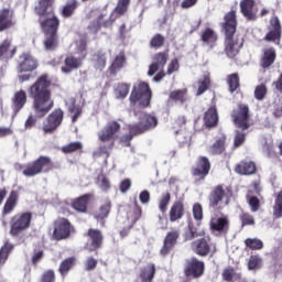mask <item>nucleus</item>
I'll use <instances>...</instances> for the list:
<instances>
[{
    "mask_svg": "<svg viewBox=\"0 0 282 282\" xmlns=\"http://www.w3.org/2000/svg\"><path fill=\"white\" fill-rule=\"evenodd\" d=\"M97 184L99 185V188H101V191H105V192L111 188V182H109L107 174H104V173L98 174Z\"/></svg>",
    "mask_w": 282,
    "mask_h": 282,
    "instance_id": "obj_56",
    "label": "nucleus"
},
{
    "mask_svg": "<svg viewBox=\"0 0 282 282\" xmlns=\"http://www.w3.org/2000/svg\"><path fill=\"white\" fill-rule=\"evenodd\" d=\"M129 6H131V0H118L117 7L113 12L117 17H124L129 11Z\"/></svg>",
    "mask_w": 282,
    "mask_h": 282,
    "instance_id": "obj_49",
    "label": "nucleus"
},
{
    "mask_svg": "<svg viewBox=\"0 0 282 282\" xmlns=\"http://www.w3.org/2000/svg\"><path fill=\"white\" fill-rule=\"evenodd\" d=\"M221 276L223 281L226 282H232L234 279L235 281H241V273H237V271H235V268L232 267L225 268L223 270Z\"/></svg>",
    "mask_w": 282,
    "mask_h": 282,
    "instance_id": "obj_43",
    "label": "nucleus"
},
{
    "mask_svg": "<svg viewBox=\"0 0 282 282\" xmlns=\"http://www.w3.org/2000/svg\"><path fill=\"white\" fill-rule=\"evenodd\" d=\"M240 13L247 21H257V0H240Z\"/></svg>",
    "mask_w": 282,
    "mask_h": 282,
    "instance_id": "obj_22",
    "label": "nucleus"
},
{
    "mask_svg": "<svg viewBox=\"0 0 282 282\" xmlns=\"http://www.w3.org/2000/svg\"><path fill=\"white\" fill-rule=\"evenodd\" d=\"M76 265V258L69 257L63 260L59 264L58 272L62 276H67L69 270H72Z\"/></svg>",
    "mask_w": 282,
    "mask_h": 282,
    "instance_id": "obj_40",
    "label": "nucleus"
},
{
    "mask_svg": "<svg viewBox=\"0 0 282 282\" xmlns=\"http://www.w3.org/2000/svg\"><path fill=\"white\" fill-rule=\"evenodd\" d=\"M239 219L241 221L242 228L246 226H254V216H252L250 213H242L239 216Z\"/></svg>",
    "mask_w": 282,
    "mask_h": 282,
    "instance_id": "obj_60",
    "label": "nucleus"
},
{
    "mask_svg": "<svg viewBox=\"0 0 282 282\" xmlns=\"http://www.w3.org/2000/svg\"><path fill=\"white\" fill-rule=\"evenodd\" d=\"M246 142V133L237 130L234 138V149H239V147H243Z\"/></svg>",
    "mask_w": 282,
    "mask_h": 282,
    "instance_id": "obj_62",
    "label": "nucleus"
},
{
    "mask_svg": "<svg viewBox=\"0 0 282 282\" xmlns=\"http://www.w3.org/2000/svg\"><path fill=\"white\" fill-rule=\"evenodd\" d=\"M34 214L32 212H20L10 218V230L11 237H21L28 232L32 226V219Z\"/></svg>",
    "mask_w": 282,
    "mask_h": 282,
    "instance_id": "obj_5",
    "label": "nucleus"
},
{
    "mask_svg": "<svg viewBox=\"0 0 282 282\" xmlns=\"http://www.w3.org/2000/svg\"><path fill=\"white\" fill-rule=\"evenodd\" d=\"M166 63H169V51L155 53L149 66L148 76H155L156 72L164 69Z\"/></svg>",
    "mask_w": 282,
    "mask_h": 282,
    "instance_id": "obj_20",
    "label": "nucleus"
},
{
    "mask_svg": "<svg viewBox=\"0 0 282 282\" xmlns=\"http://www.w3.org/2000/svg\"><path fill=\"white\" fill-rule=\"evenodd\" d=\"M261 263H263V259L258 254L250 256L248 261V270H259L261 269Z\"/></svg>",
    "mask_w": 282,
    "mask_h": 282,
    "instance_id": "obj_58",
    "label": "nucleus"
},
{
    "mask_svg": "<svg viewBox=\"0 0 282 282\" xmlns=\"http://www.w3.org/2000/svg\"><path fill=\"white\" fill-rule=\"evenodd\" d=\"M14 249V246L10 242H6L3 247L0 248V265H6V261H8V257Z\"/></svg>",
    "mask_w": 282,
    "mask_h": 282,
    "instance_id": "obj_50",
    "label": "nucleus"
},
{
    "mask_svg": "<svg viewBox=\"0 0 282 282\" xmlns=\"http://www.w3.org/2000/svg\"><path fill=\"white\" fill-rule=\"evenodd\" d=\"M230 116L237 129L248 131V129L252 127L250 122V107L248 105L238 104L237 107L232 109Z\"/></svg>",
    "mask_w": 282,
    "mask_h": 282,
    "instance_id": "obj_10",
    "label": "nucleus"
},
{
    "mask_svg": "<svg viewBox=\"0 0 282 282\" xmlns=\"http://www.w3.org/2000/svg\"><path fill=\"white\" fill-rule=\"evenodd\" d=\"M191 248L198 257H213L217 252V246L213 243V239L209 236L196 239L192 242Z\"/></svg>",
    "mask_w": 282,
    "mask_h": 282,
    "instance_id": "obj_13",
    "label": "nucleus"
},
{
    "mask_svg": "<svg viewBox=\"0 0 282 282\" xmlns=\"http://www.w3.org/2000/svg\"><path fill=\"white\" fill-rule=\"evenodd\" d=\"M185 102H188V89L182 88L172 90L169 95L166 105L167 107H173L174 105H185Z\"/></svg>",
    "mask_w": 282,
    "mask_h": 282,
    "instance_id": "obj_24",
    "label": "nucleus"
},
{
    "mask_svg": "<svg viewBox=\"0 0 282 282\" xmlns=\"http://www.w3.org/2000/svg\"><path fill=\"white\" fill-rule=\"evenodd\" d=\"M52 77L44 73L28 88L29 98L33 100L32 109L35 117L30 115L24 123L25 129H32L36 124V118H45L51 109H54V99L52 98Z\"/></svg>",
    "mask_w": 282,
    "mask_h": 282,
    "instance_id": "obj_1",
    "label": "nucleus"
},
{
    "mask_svg": "<svg viewBox=\"0 0 282 282\" xmlns=\"http://www.w3.org/2000/svg\"><path fill=\"white\" fill-rule=\"evenodd\" d=\"M41 282H56V273L54 270L48 269L44 271L40 279Z\"/></svg>",
    "mask_w": 282,
    "mask_h": 282,
    "instance_id": "obj_64",
    "label": "nucleus"
},
{
    "mask_svg": "<svg viewBox=\"0 0 282 282\" xmlns=\"http://www.w3.org/2000/svg\"><path fill=\"white\" fill-rule=\"evenodd\" d=\"M137 135H140L139 132H137L135 130H133V124H128V134H123L120 139L119 142L120 144H122L123 147H131V141L133 140V138H137Z\"/></svg>",
    "mask_w": 282,
    "mask_h": 282,
    "instance_id": "obj_42",
    "label": "nucleus"
},
{
    "mask_svg": "<svg viewBox=\"0 0 282 282\" xmlns=\"http://www.w3.org/2000/svg\"><path fill=\"white\" fill-rule=\"evenodd\" d=\"M132 124V130L135 131L139 135L147 133L158 127V117L144 112L139 118L138 123H130Z\"/></svg>",
    "mask_w": 282,
    "mask_h": 282,
    "instance_id": "obj_17",
    "label": "nucleus"
},
{
    "mask_svg": "<svg viewBox=\"0 0 282 282\" xmlns=\"http://www.w3.org/2000/svg\"><path fill=\"white\" fill-rule=\"evenodd\" d=\"M198 89L196 93V96H202L203 94H206L208 89H210V75H204L202 78L197 82Z\"/></svg>",
    "mask_w": 282,
    "mask_h": 282,
    "instance_id": "obj_45",
    "label": "nucleus"
},
{
    "mask_svg": "<svg viewBox=\"0 0 282 282\" xmlns=\"http://www.w3.org/2000/svg\"><path fill=\"white\" fill-rule=\"evenodd\" d=\"M164 43H166V37L164 35L156 33L152 36L150 41V47H153L154 50H160L161 47H164Z\"/></svg>",
    "mask_w": 282,
    "mask_h": 282,
    "instance_id": "obj_52",
    "label": "nucleus"
},
{
    "mask_svg": "<svg viewBox=\"0 0 282 282\" xmlns=\"http://www.w3.org/2000/svg\"><path fill=\"white\" fill-rule=\"evenodd\" d=\"M11 102L14 113H19V111H21V109L28 105V93H25L23 89L15 91Z\"/></svg>",
    "mask_w": 282,
    "mask_h": 282,
    "instance_id": "obj_33",
    "label": "nucleus"
},
{
    "mask_svg": "<svg viewBox=\"0 0 282 282\" xmlns=\"http://www.w3.org/2000/svg\"><path fill=\"white\" fill-rule=\"evenodd\" d=\"M177 239H180L178 230H173L166 234L163 240V246L160 249L161 257H169V254L173 252V249L177 246Z\"/></svg>",
    "mask_w": 282,
    "mask_h": 282,
    "instance_id": "obj_21",
    "label": "nucleus"
},
{
    "mask_svg": "<svg viewBox=\"0 0 282 282\" xmlns=\"http://www.w3.org/2000/svg\"><path fill=\"white\" fill-rule=\"evenodd\" d=\"M228 149V135L221 133L216 137L214 143L208 148L209 155H224Z\"/></svg>",
    "mask_w": 282,
    "mask_h": 282,
    "instance_id": "obj_23",
    "label": "nucleus"
},
{
    "mask_svg": "<svg viewBox=\"0 0 282 282\" xmlns=\"http://www.w3.org/2000/svg\"><path fill=\"white\" fill-rule=\"evenodd\" d=\"M111 200H105L99 208L94 213V218L97 221H102V225H105V219L109 217V214L111 213Z\"/></svg>",
    "mask_w": 282,
    "mask_h": 282,
    "instance_id": "obj_35",
    "label": "nucleus"
},
{
    "mask_svg": "<svg viewBox=\"0 0 282 282\" xmlns=\"http://www.w3.org/2000/svg\"><path fill=\"white\" fill-rule=\"evenodd\" d=\"M129 89H131V84H128V83L117 84V86L113 89L116 98H119L121 100L127 98V96H129Z\"/></svg>",
    "mask_w": 282,
    "mask_h": 282,
    "instance_id": "obj_44",
    "label": "nucleus"
},
{
    "mask_svg": "<svg viewBox=\"0 0 282 282\" xmlns=\"http://www.w3.org/2000/svg\"><path fill=\"white\" fill-rule=\"evenodd\" d=\"M105 20V14H99L96 20H94L89 25L88 30L93 32L94 34H97V32H100V29L107 28V22H102Z\"/></svg>",
    "mask_w": 282,
    "mask_h": 282,
    "instance_id": "obj_47",
    "label": "nucleus"
},
{
    "mask_svg": "<svg viewBox=\"0 0 282 282\" xmlns=\"http://www.w3.org/2000/svg\"><path fill=\"white\" fill-rule=\"evenodd\" d=\"M121 129L122 126L120 122L112 120L98 132V140L102 142L104 145H100L99 149L93 153L94 158H102V155L109 158V151H112L113 147H116V139Z\"/></svg>",
    "mask_w": 282,
    "mask_h": 282,
    "instance_id": "obj_4",
    "label": "nucleus"
},
{
    "mask_svg": "<svg viewBox=\"0 0 282 282\" xmlns=\"http://www.w3.org/2000/svg\"><path fill=\"white\" fill-rule=\"evenodd\" d=\"M245 246L249 248V250H263V241L259 238H247Z\"/></svg>",
    "mask_w": 282,
    "mask_h": 282,
    "instance_id": "obj_51",
    "label": "nucleus"
},
{
    "mask_svg": "<svg viewBox=\"0 0 282 282\" xmlns=\"http://www.w3.org/2000/svg\"><path fill=\"white\" fill-rule=\"evenodd\" d=\"M219 40V36L217 35V32L210 28H206L200 32V41L205 45H215L217 41Z\"/></svg>",
    "mask_w": 282,
    "mask_h": 282,
    "instance_id": "obj_38",
    "label": "nucleus"
},
{
    "mask_svg": "<svg viewBox=\"0 0 282 282\" xmlns=\"http://www.w3.org/2000/svg\"><path fill=\"white\" fill-rule=\"evenodd\" d=\"M267 30L268 32L264 35L263 41H265V43H273L274 45H281L282 25L279 17L274 15L270 19Z\"/></svg>",
    "mask_w": 282,
    "mask_h": 282,
    "instance_id": "obj_15",
    "label": "nucleus"
},
{
    "mask_svg": "<svg viewBox=\"0 0 282 282\" xmlns=\"http://www.w3.org/2000/svg\"><path fill=\"white\" fill-rule=\"evenodd\" d=\"M205 127L213 129L219 124V115L216 107H210L204 115Z\"/></svg>",
    "mask_w": 282,
    "mask_h": 282,
    "instance_id": "obj_36",
    "label": "nucleus"
},
{
    "mask_svg": "<svg viewBox=\"0 0 282 282\" xmlns=\"http://www.w3.org/2000/svg\"><path fill=\"white\" fill-rule=\"evenodd\" d=\"M84 237H87L85 250L88 252H96L97 250H100V248H102V243H105V235H102L100 229L89 228Z\"/></svg>",
    "mask_w": 282,
    "mask_h": 282,
    "instance_id": "obj_16",
    "label": "nucleus"
},
{
    "mask_svg": "<svg viewBox=\"0 0 282 282\" xmlns=\"http://www.w3.org/2000/svg\"><path fill=\"white\" fill-rule=\"evenodd\" d=\"M276 61V48L269 46L262 50V56L260 58V67L262 69H270Z\"/></svg>",
    "mask_w": 282,
    "mask_h": 282,
    "instance_id": "obj_26",
    "label": "nucleus"
},
{
    "mask_svg": "<svg viewBox=\"0 0 282 282\" xmlns=\"http://www.w3.org/2000/svg\"><path fill=\"white\" fill-rule=\"evenodd\" d=\"M265 96H268V86H265V84H260L256 86V89H254L256 100H264Z\"/></svg>",
    "mask_w": 282,
    "mask_h": 282,
    "instance_id": "obj_59",
    "label": "nucleus"
},
{
    "mask_svg": "<svg viewBox=\"0 0 282 282\" xmlns=\"http://www.w3.org/2000/svg\"><path fill=\"white\" fill-rule=\"evenodd\" d=\"M282 218V189L276 194L273 205V219Z\"/></svg>",
    "mask_w": 282,
    "mask_h": 282,
    "instance_id": "obj_48",
    "label": "nucleus"
},
{
    "mask_svg": "<svg viewBox=\"0 0 282 282\" xmlns=\"http://www.w3.org/2000/svg\"><path fill=\"white\" fill-rule=\"evenodd\" d=\"M76 52L78 54V58H82V61L87 58V39L79 40Z\"/></svg>",
    "mask_w": 282,
    "mask_h": 282,
    "instance_id": "obj_55",
    "label": "nucleus"
},
{
    "mask_svg": "<svg viewBox=\"0 0 282 282\" xmlns=\"http://www.w3.org/2000/svg\"><path fill=\"white\" fill-rule=\"evenodd\" d=\"M158 269L154 263H148L145 267L141 268L139 279L141 282H153L155 279V273Z\"/></svg>",
    "mask_w": 282,
    "mask_h": 282,
    "instance_id": "obj_37",
    "label": "nucleus"
},
{
    "mask_svg": "<svg viewBox=\"0 0 282 282\" xmlns=\"http://www.w3.org/2000/svg\"><path fill=\"white\" fill-rule=\"evenodd\" d=\"M226 83L228 85V91L235 94L241 87V78L239 73H232L227 75Z\"/></svg>",
    "mask_w": 282,
    "mask_h": 282,
    "instance_id": "obj_39",
    "label": "nucleus"
},
{
    "mask_svg": "<svg viewBox=\"0 0 282 282\" xmlns=\"http://www.w3.org/2000/svg\"><path fill=\"white\" fill-rule=\"evenodd\" d=\"M39 69V59H36L31 53L24 52L19 56L17 70L19 74H28Z\"/></svg>",
    "mask_w": 282,
    "mask_h": 282,
    "instance_id": "obj_18",
    "label": "nucleus"
},
{
    "mask_svg": "<svg viewBox=\"0 0 282 282\" xmlns=\"http://www.w3.org/2000/svg\"><path fill=\"white\" fill-rule=\"evenodd\" d=\"M193 217L195 221H202L204 219V208L202 207V204L195 203L193 205Z\"/></svg>",
    "mask_w": 282,
    "mask_h": 282,
    "instance_id": "obj_61",
    "label": "nucleus"
},
{
    "mask_svg": "<svg viewBox=\"0 0 282 282\" xmlns=\"http://www.w3.org/2000/svg\"><path fill=\"white\" fill-rule=\"evenodd\" d=\"M36 17H39V24L44 34V50L46 52H54L58 48V28H61V20L54 11V0H40L34 8Z\"/></svg>",
    "mask_w": 282,
    "mask_h": 282,
    "instance_id": "obj_2",
    "label": "nucleus"
},
{
    "mask_svg": "<svg viewBox=\"0 0 282 282\" xmlns=\"http://www.w3.org/2000/svg\"><path fill=\"white\" fill-rule=\"evenodd\" d=\"M61 151L66 155L69 153H76V152L83 153V142L80 141L70 142L62 147Z\"/></svg>",
    "mask_w": 282,
    "mask_h": 282,
    "instance_id": "obj_46",
    "label": "nucleus"
},
{
    "mask_svg": "<svg viewBox=\"0 0 282 282\" xmlns=\"http://www.w3.org/2000/svg\"><path fill=\"white\" fill-rule=\"evenodd\" d=\"M127 65V54L124 51H121L118 55L115 56L108 72L110 76H118V73Z\"/></svg>",
    "mask_w": 282,
    "mask_h": 282,
    "instance_id": "obj_29",
    "label": "nucleus"
},
{
    "mask_svg": "<svg viewBox=\"0 0 282 282\" xmlns=\"http://www.w3.org/2000/svg\"><path fill=\"white\" fill-rule=\"evenodd\" d=\"M17 206H19V192L11 191L9 197L7 198L2 207L1 216L8 217V215H12Z\"/></svg>",
    "mask_w": 282,
    "mask_h": 282,
    "instance_id": "obj_27",
    "label": "nucleus"
},
{
    "mask_svg": "<svg viewBox=\"0 0 282 282\" xmlns=\"http://www.w3.org/2000/svg\"><path fill=\"white\" fill-rule=\"evenodd\" d=\"M93 194H84L77 198L72 200V208L76 210V213H80L85 215L88 210L89 203L91 202Z\"/></svg>",
    "mask_w": 282,
    "mask_h": 282,
    "instance_id": "obj_28",
    "label": "nucleus"
},
{
    "mask_svg": "<svg viewBox=\"0 0 282 282\" xmlns=\"http://www.w3.org/2000/svg\"><path fill=\"white\" fill-rule=\"evenodd\" d=\"M153 98V91L149 83L141 82L137 86H133L129 97L131 105H140V107H151V99Z\"/></svg>",
    "mask_w": 282,
    "mask_h": 282,
    "instance_id": "obj_7",
    "label": "nucleus"
},
{
    "mask_svg": "<svg viewBox=\"0 0 282 282\" xmlns=\"http://www.w3.org/2000/svg\"><path fill=\"white\" fill-rule=\"evenodd\" d=\"M206 264L204 263V261L193 257L185 261L183 272L186 279H202V276H204Z\"/></svg>",
    "mask_w": 282,
    "mask_h": 282,
    "instance_id": "obj_14",
    "label": "nucleus"
},
{
    "mask_svg": "<svg viewBox=\"0 0 282 282\" xmlns=\"http://www.w3.org/2000/svg\"><path fill=\"white\" fill-rule=\"evenodd\" d=\"M186 209L183 200H175L169 212L170 221L173 224L184 217Z\"/></svg>",
    "mask_w": 282,
    "mask_h": 282,
    "instance_id": "obj_32",
    "label": "nucleus"
},
{
    "mask_svg": "<svg viewBox=\"0 0 282 282\" xmlns=\"http://www.w3.org/2000/svg\"><path fill=\"white\" fill-rule=\"evenodd\" d=\"M83 67V58L76 57L74 55H67L64 59V66L61 70L63 74H72L74 69Z\"/></svg>",
    "mask_w": 282,
    "mask_h": 282,
    "instance_id": "obj_31",
    "label": "nucleus"
},
{
    "mask_svg": "<svg viewBox=\"0 0 282 282\" xmlns=\"http://www.w3.org/2000/svg\"><path fill=\"white\" fill-rule=\"evenodd\" d=\"M209 230L213 235H228L230 232V219L228 216H214L209 220Z\"/></svg>",
    "mask_w": 282,
    "mask_h": 282,
    "instance_id": "obj_19",
    "label": "nucleus"
},
{
    "mask_svg": "<svg viewBox=\"0 0 282 282\" xmlns=\"http://www.w3.org/2000/svg\"><path fill=\"white\" fill-rule=\"evenodd\" d=\"M93 65L97 72H102L107 67V55L105 53H97L93 56Z\"/></svg>",
    "mask_w": 282,
    "mask_h": 282,
    "instance_id": "obj_41",
    "label": "nucleus"
},
{
    "mask_svg": "<svg viewBox=\"0 0 282 282\" xmlns=\"http://www.w3.org/2000/svg\"><path fill=\"white\" fill-rule=\"evenodd\" d=\"M65 120V111L61 108L54 109L44 120L42 124V131L45 135H52L58 131L61 124Z\"/></svg>",
    "mask_w": 282,
    "mask_h": 282,
    "instance_id": "obj_12",
    "label": "nucleus"
},
{
    "mask_svg": "<svg viewBox=\"0 0 282 282\" xmlns=\"http://www.w3.org/2000/svg\"><path fill=\"white\" fill-rule=\"evenodd\" d=\"M237 6L230 8V11L225 13L224 21L220 23V29L224 34V52L228 58L235 59L239 56V52L243 47V37L237 34Z\"/></svg>",
    "mask_w": 282,
    "mask_h": 282,
    "instance_id": "obj_3",
    "label": "nucleus"
},
{
    "mask_svg": "<svg viewBox=\"0 0 282 282\" xmlns=\"http://www.w3.org/2000/svg\"><path fill=\"white\" fill-rule=\"evenodd\" d=\"M169 204H171V192H165L159 200V210L163 214L166 213L169 210Z\"/></svg>",
    "mask_w": 282,
    "mask_h": 282,
    "instance_id": "obj_54",
    "label": "nucleus"
},
{
    "mask_svg": "<svg viewBox=\"0 0 282 282\" xmlns=\"http://www.w3.org/2000/svg\"><path fill=\"white\" fill-rule=\"evenodd\" d=\"M53 228L52 239L54 241H64L65 239H69L73 232H76V228L72 225V221L65 217H58L54 220Z\"/></svg>",
    "mask_w": 282,
    "mask_h": 282,
    "instance_id": "obj_11",
    "label": "nucleus"
},
{
    "mask_svg": "<svg viewBox=\"0 0 282 282\" xmlns=\"http://www.w3.org/2000/svg\"><path fill=\"white\" fill-rule=\"evenodd\" d=\"M234 171L238 175H254L257 173V163L250 160H241L235 165Z\"/></svg>",
    "mask_w": 282,
    "mask_h": 282,
    "instance_id": "obj_25",
    "label": "nucleus"
},
{
    "mask_svg": "<svg viewBox=\"0 0 282 282\" xmlns=\"http://www.w3.org/2000/svg\"><path fill=\"white\" fill-rule=\"evenodd\" d=\"M210 169H213L210 159L199 155L196 159L195 164L191 167V175L194 184H204L208 175H210Z\"/></svg>",
    "mask_w": 282,
    "mask_h": 282,
    "instance_id": "obj_9",
    "label": "nucleus"
},
{
    "mask_svg": "<svg viewBox=\"0 0 282 282\" xmlns=\"http://www.w3.org/2000/svg\"><path fill=\"white\" fill-rule=\"evenodd\" d=\"M230 204V189L219 184L208 195V207L213 210H224V206Z\"/></svg>",
    "mask_w": 282,
    "mask_h": 282,
    "instance_id": "obj_6",
    "label": "nucleus"
},
{
    "mask_svg": "<svg viewBox=\"0 0 282 282\" xmlns=\"http://www.w3.org/2000/svg\"><path fill=\"white\" fill-rule=\"evenodd\" d=\"M14 28V14L8 8L0 9V32Z\"/></svg>",
    "mask_w": 282,
    "mask_h": 282,
    "instance_id": "obj_30",
    "label": "nucleus"
},
{
    "mask_svg": "<svg viewBox=\"0 0 282 282\" xmlns=\"http://www.w3.org/2000/svg\"><path fill=\"white\" fill-rule=\"evenodd\" d=\"M43 257H45V252L43 251V249L35 248L33 250V254H32V258H31L32 264L33 265H39V263H41V260L43 259Z\"/></svg>",
    "mask_w": 282,
    "mask_h": 282,
    "instance_id": "obj_63",
    "label": "nucleus"
},
{
    "mask_svg": "<svg viewBox=\"0 0 282 282\" xmlns=\"http://www.w3.org/2000/svg\"><path fill=\"white\" fill-rule=\"evenodd\" d=\"M140 217H142V207L138 204V202H134L133 209L128 214V218L131 219V224H138Z\"/></svg>",
    "mask_w": 282,
    "mask_h": 282,
    "instance_id": "obj_53",
    "label": "nucleus"
},
{
    "mask_svg": "<svg viewBox=\"0 0 282 282\" xmlns=\"http://www.w3.org/2000/svg\"><path fill=\"white\" fill-rule=\"evenodd\" d=\"M80 7L78 0H67L64 6L59 9V14L63 19H72L76 14V10Z\"/></svg>",
    "mask_w": 282,
    "mask_h": 282,
    "instance_id": "obj_34",
    "label": "nucleus"
},
{
    "mask_svg": "<svg viewBox=\"0 0 282 282\" xmlns=\"http://www.w3.org/2000/svg\"><path fill=\"white\" fill-rule=\"evenodd\" d=\"M50 171H54V161H52L50 156L41 155L33 162L28 163L24 166L22 174L25 177H36V175H41V173H50Z\"/></svg>",
    "mask_w": 282,
    "mask_h": 282,
    "instance_id": "obj_8",
    "label": "nucleus"
},
{
    "mask_svg": "<svg viewBox=\"0 0 282 282\" xmlns=\"http://www.w3.org/2000/svg\"><path fill=\"white\" fill-rule=\"evenodd\" d=\"M188 230L189 232L185 236L186 241H193V239H197V237L206 236V231H198L193 225H188Z\"/></svg>",
    "mask_w": 282,
    "mask_h": 282,
    "instance_id": "obj_57",
    "label": "nucleus"
}]
</instances>
